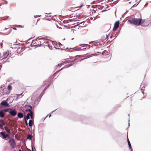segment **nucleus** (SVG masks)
I'll return each instance as SVG.
<instances>
[{
  "mask_svg": "<svg viewBox=\"0 0 151 151\" xmlns=\"http://www.w3.org/2000/svg\"><path fill=\"white\" fill-rule=\"evenodd\" d=\"M128 22H130L131 24H133L136 26H141L144 27L147 26L150 23V21H146L145 19H142L141 18H132V20L129 19Z\"/></svg>",
  "mask_w": 151,
  "mask_h": 151,
  "instance_id": "1",
  "label": "nucleus"
},
{
  "mask_svg": "<svg viewBox=\"0 0 151 151\" xmlns=\"http://www.w3.org/2000/svg\"><path fill=\"white\" fill-rule=\"evenodd\" d=\"M5 112H8L12 116H14L17 114V111L15 109H12L11 108H8L3 109Z\"/></svg>",
  "mask_w": 151,
  "mask_h": 151,
  "instance_id": "2",
  "label": "nucleus"
},
{
  "mask_svg": "<svg viewBox=\"0 0 151 151\" xmlns=\"http://www.w3.org/2000/svg\"><path fill=\"white\" fill-rule=\"evenodd\" d=\"M9 143L10 144V146L12 147V148L13 149L16 145L15 140L13 139H11L9 140Z\"/></svg>",
  "mask_w": 151,
  "mask_h": 151,
  "instance_id": "3",
  "label": "nucleus"
},
{
  "mask_svg": "<svg viewBox=\"0 0 151 151\" xmlns=\"http://www.w3.org/2000/svg\"><path fill=\"white\" fill-rule=\"evenodd\" d=\"M7 99L6 100H4L2 101L0 105H1L2 106H3L5 107H9V104L8 103L7 101Z\"/></svg>",
  "mask_w": 151,
  "mask_h": 151,
  "instance_id": "4",
  "label": "nucleus"
},
{
  "mask_svg": "<svg viewBox=\"0 0 151 151\" xmlns=\"http://www.w3.org/2000/svg\"><path fill=\"white\" fill-rule=\"evenodd\" d=\"M93 42H94L93 43H92V46H93V45H94V46H97V45H102V43H101V42H102V43H103V42L102 41H101V42H99V41H98V42H95L94 41H91V42H89V44H91Z\"/></svg>",
  "mask_w": 151,
  "mask_h": 151,
  "instance_id": "5",
  "label": "nucleus"
},
{
  "mask_svg": "<svg viewBox=\"0 0 151 151\" xmlns=\"http://www.w3.org/2000/svg\"><path fill=\"white\" fill-rule=\"evenodd\" d=\"M17 41H16L15 42L13 43V45H11V47L14 49H17L18 48V47H19L20 46V45L19 44H15V43L17 42Z\"/></svg>",
  "mask_w": 151,
  "mask_h": 151,
  "instance_id": "6",
  "label": "nucleus"
},
{
  "mask_svg": "<svg viewBox=\"0 0 151 151\" xmlns=\"http://www.w3.org/2000/svg\"><path fill=\"white\" fill-rule=\"evenodd\" d=\"M119 21L118 20L116 21L114 24V27L113 28V29L114 30L115 29H117L119 27Z\"/></svg>",
  "mask_w": 151,
  "mask_h": 151,
  "instance_id": "7",
  "label": "nucleus"
},
{
  "mask_svg": "<svg viewBox=\"0 0 151 151\" xmlns=\"http://www.w3.org/2000/svg\"><path fill=\"white\" fill-rule=\"evenodd\" d=\"M0 134L2 136V138L5 139L7 137H9V135L8 134H4V132H0Z\"/></svg>",
  "mask_w": 151,
  "mask_h": 151,
  "instance_id": "8",
  "label": "nucleus"
},
{
  "mask_svg": "<svg viewBox=\"0 0 151 151\" xmlns=\"http://www.w3.org/2000/svg\"><path fill=\"white\" fill-rule=\"evenodd\" d=\"M24 50L23 49V48H22V47H20L19 46V47H18L16 51H17V52L19 54L22 51Z\"/></svg>",
  "mask_w": 151,
  "mask_h": 151,
  "instance_id": "9",
  "label": "nucleus"
},
{
  "mask_svg": "<svg viewBox=\"0 0 151 151\" xmlns=\"http://www.w3.org/2000/svg\"><path fill=\"white\" fill-rule=\"evenodd\" d=\"M78 46H81L83 47V49H86L87 48V44H80L78 45Z\"/></svg>",
  "mask_w": 151,
  "mask_h": 151,
  "instance_id": "10",
  "label": "nucleus"
},
{
  "mask_svg": "<svg viewBox=\"0 0 151 151\" xmlns=\"http://www.w3.org/2000/svg\"><path fill=\"white\" fill-rule=\"evenodd\" d=\"M17 116L19 118H22L23 117V115L22 113L19 112L17 115Z\"/></svg>",
  "mask_w": 151,
  "mask_h": 151,
  "instance_id": "11",
  "label": "nucleus"
},
{
  "mask_svg": "<svg viewBox=\"0 0 151 151\" xmlns=\"http://www.w3.org/2000/svg\"><path fill=\"white\" fill-rule=\"evenodd\" d=\"M7 53L6 52H4L3 53V55L1 56V58L2 59H4L6 57V55H7Z\"/></svg>",
  "mask_w": 151,
  "mask_h": 151,
  "instance_id": "12",
  "label": "nucleus"
},
{
  "mask_svg": "<svg viewBox=\"0 0 151 151\" xmlns=\"http://www.w3.org/2000/svg\"><path fill=\"white\" fill-rule=\"evenodd\" d=\"M33 124V122L32 120H29V122L28 124L30 127H31Z\"/></svg>",
  "mask_w": 151,
  "mask_h": 151,
  "instance_id": "13",
  "label": "nucleus"
},
{
  "mask_svg": "<svg viewBox=\"0 0 151 151\" xmlns=\"http://www.w3.org/2000/svg\"><path fill=\"white\" fill-rule=\"evenodd\" d=\"M3 111H4L3 109L0 111V117L1 118H3L4 117L5 114Z\"/></svg>",
  "mask_w": 151,
  "mask_h": 151,
  "instance_id": "14",
  "label": "nucleus"
},
{
  "mask_svg": "<svg viewBox=\"0 0 151 151\" xmlns=\"http://www.w3.org/2000/svg\"><path fill=\"white\" fill-rule=\"evenodd\" d=\"M4 129L8 133V134L9 135V136L11 134V132L10 130H7V128L6 127H4Z\"/></svg>",
  "mask_w": 151,
  "mask_h": 151,
  "instance_id": "15",
  "label": "nucleus"
},
{
  "mask_svg": "<svg viewBox=\"0 0 151 151\" xmlns=\"http://www.w3.org/2000/svg\"><path fill=\"white\" fill-rule=\"evenodd\" d=\"M85 23H86L85 21H84L82 22H77V26H78V25H79V24H82V23H83V25H86V24H85Z\"/></svg>",
  "mask_w": 151,
  "mask_h": 151,
  "instance_id": "16",
  "label": "nucleus"
},
{
  "mask_svg": "<svg viewBox=\"0 0 151 151\" xmlns=\"http://www.w3.org/2000/svg\"><path fill=\"white\" fill-rule=\"evenodd\" d=\"M32 137L33 136L31 134H29L27 137V139L31 140Z\"/></svg>",
  "mask_w": 151,
  "mask_h": 151,
  "instance_id": "17",
  "label": "nucleus"
},
{
  "mask_svg": "<svg viewBox=\"0 0 151 151\" xmlns=\"http://www.w3.org/2000/svg\"><path fill=\"white\" fill-rule=\"evenodd\" d=\"M77 8V7H75L74 8H73L72 7H70V9H68V11H72V12H73V11L75 12V11H76L77 10H74V9H76Z\"/></svg>",
  "mask_w": 151,
  "mask_h": 151,
  "instance_id": "18",
  "label": "nucleus"
},
{
  "mask_svg": "<svg viewBox=\"0 0 151 151\" xmlns=\"http://www.w3.org/2000/svg\"><path fill=\"white\" fill-rule=\"evenodd\" d=\"M142 85L141 84L140 86V87H141V92L142 94H144V89L145 88L144 85H143V86L141 87L142 86Z\"/></svg>",
  "mask_w": 151,
  "mask_h": 151,
  "instance_id": "19",
  "label": "nucleus"
},
{
  "mask_svg": "<svg viewBox=\"0 0 151 151\" xmlns=\"http://www.w3.org/2000/svg\"><path fill=\"white\" fill-rule=\"evenodd\" d=\"M22 93H21L17 95V97L16 98V99L17 100V99H18L19 98V97H20L21 96H22H22Z\"/></svg>",
  "mask_w": 151,
  "mask_h": 151,
  "instance_id": "20",
  "label": "nucleus"
},
{
  "mask_svg": "<svg viewBox=\"0 0 151 151\" xmlns=\"http://www.w3.org/2000/svg\"><path fill=\"white\" fill-rule=\"evenodd\" d=\"M32 110H31L30 109H26L25 110V111L26 112H27L28 111H29V113L31 114V113H32Z\"/></svg>",
  "mask_w": 151,
  "mask_h": 151,
  "instance_id": "21",
  "label": "nucleus"
},
{
  "mask_svg": "<svg viewBox=\"0 0 151 151\" xmlns=\"http://www.w3.org/2000/svg\"><path fill=\"white\" fill-rule=\"evenodd\" d=\"M115 35H117V33L115 32L112 35H111L110 38H112V37H115Z\"/></svg>",
  "mask_w": 151,
  "mask_h": 151,
  "instance_id": "22",
  "label": "nucleus"
},
{
  "mask_svg": "<svg viewBox=\"0 0 151 151\" xmlns=\"http://www.w3.org/2000/svg\"><path fill=\"white\" fill-rule=\"evenodd\" d=\"M30 113H27L26 116V118L27 119H29V116L30 115Z\"/></svg>",
  "mask_w": 151,
  "mask_h": 151,
  "instance_id": "23",
  "label": "nucleus"
},
{
  "mask_svg": "<svg viewBox=\"0 0 151 151\" xmlns=\"http://www.w3.org/2000/svg\"><path fill=\"white\" fill-rule=\"evenodd\" d=\"M7 89L9 91L11 90L12 89V86L10 85H9L8 86Z\"/></svg>",
  "mask_w": 151,
  "mask_h": 151,
  "instance_id": "24",
  "label": "nucleus"
},
{
  "mask_svg": "<svg viewBox=\"0 0 151 151\" xmlns=\"http://www.w3.org/2000/svg\"><path fill=\"white\" fill-rule=\"evenodd\" d=\"M30 117L32 119V120H34V116H33V112L31 113V114H30Z\"/></svg>",
  "mask_w": 151,
  "mask_h": 151,
  "instance_id": "25",
  "label": "nucleus"
},
{
  "mask_svg": "<svg viewBox=\"0 0 151 151\" xmlns=\"http://www.w3.org/2000/svg\"><path fill=\"white\" fill-rule=\"evenodd\" d=\"M77 48V46H76L75 47L73 48H68L67 47L65 49L67 50V49H72L73 50H75V48Z\"/></svg>",
  "mask_w": 151,
  "mask_h": 151,
  "instance_id": "26",
  "label": "nucleus"
},
{
  "mask_svg": "<svg viewBox=\"0 0 151 151\" xmlns=\"http://www.w3.org/2000/svg\"><path fill=\"white\" fill-rule=\"evenodd\" d=\"M105 37H106V38H108V35L107 34H104L103 35V36H102L101 37V38H105Z\"/></svg>",
  "mask_w": 151,
  "mask_h": 151,
  "instance_id": "27",
  "label": "nucleus"
},
{
  "mask_svg": "<svg viewBox=\"0 0 151 151\" xmlns=\"http://www.w3.org/2000/svg\"><path fill=\"white\" fill-rule=\"evenodd\" d=\"M128 146L129 147V149H131V151H132V147L130 143H128Z\"/></svg>",
  "mask_w": 151,
  "mask_h": 151,
  "instance_id": "28",
  "label": "nucleus"
},
{
  "mask_svg": "<svg viewBox=\"0 0 151 151\" xmlns=\"http://www.w3.org/2000/svg\"><path fill=\"white\" fill-rule=\"evenodd\" d=\"M26 106L27 107H29L31 110H33V108L32 107V106H31L30 105H26Z\"/></svg>",
  "mask_w": 151,
  "mask_h": 151,
  "instance_id": "29",
  "label": "nucleus"
},
{
  "mask_svg": "<svg viewBox=\"0 0 151 151\" xmlns=\"http://www.w3.org/2000/svg\"><path fill=\"white\" fill-rule=\"evenodd\" d=\"M32 38H29L27 40H26V43L27 44H28V43H29L30 41L31 40V39H32Z\"/></svg>",
  "mask_w": 151,
  "mask_h": 151,
  "instance_id": "30",
  "label": "nucleus"
},
{
  "mask_svg": "<svg viewBox=\"0 0 151 151\" xmlns=\"http://www.w3.org/2000/svg\"><path fill=\"white\" fill-rule=\"evenodd\" d=\"M49 85L48 86H46L43 89V91H42V92L44 93V92L45 91V90L49 87Z\"/></svg>",
  "mask_w": 151,
  "mask_h": 151,
  "instance_id": "31",
  "label": "nucleus"
},
{
  "mask_svg": "<svg viewBox=\"0 0 151 151\" xmlns=\"http://www.w3.org/2000/svg\"><path fill=\"white\" fill-rule=\"evenodd\" d=\"M54 47L56 49H58L59 50H65V49H62V48H56V47Z\"/></svg>",
  "mask_w": 151,
  "mask_h": 151,
  "instance_id": "32",
  "label": "nucleus"
},
{
  "mask_svg": "<svg viewBox=\"0 0 151 151\" xmlns=\"http://www.w3.org/2000/svg\"><path fill=\"white\" fill-rule=\"evenodd\" d=\"M54 47L56 49H58L59 50H65V49H62V48H56V47Z\"/></svg>",
  "mask_w": 151,
  "mask_h": 151,
  "instance_id": "33",
  "label": "nucleus"
},
{
  "mask_svg": "<svg viewBox=\"0 0 151 151\" xmlns=\"http://www.w3.org/2000/svg\"><path fill=\"white\" fill-rule=\"evenodd\" d=\"M71 66V65H69L68 66H67V67H64V68H61L59 70H62L63 68H68V67H69L70 66Z\"/></svg>",
  "mask_w": 151,
  "mask_h": 151,
  "instance_id": "34",
  "label": "nucleus"
},
{
  "mask_svg": "<svg viewBox=\"0 0 151 151\" xmlns=\"http://www.w3.org/2000/svg\"><path fill=\"white\" fill-rule=\"evenodd\" d=\"M77 59V58H75L73 61H72L70 62V64H72L74 61L76 60Z\"/></svg>",
  "mask_w": 151,
  "mask_h": 151,
  "instance_id": "35",
  "label": "nucleus"
},
{
  "mask_svg": "<svg viewBox=\"0 0 151 151\" xmlns=\"http://www.w3.org/2000/svg\"><path fill=\"white\" fill-rule=\"evenodd\" d=\"M78 49V51H80L81 50L83 49V48H81V47H77V48Z\"/></svg>",
  "mask_w": 151,
  "mask_h": 151,
  "instance_id": "36",
  "label": "nucleus"
},
{
  "mask_svg": "<svg viewBox=\"0 0 151 151\" xmlns=\"http://www.w3.org/2000/svg\"><path fill=\"white\" fill-rule=\"evenodd\" d=\"M127 143L128 144V143H130L129 140V139H128V135H127Z\"/></svg>",
  "mask_w": 151,
  "mask_h": 151,
  "instance_id": "37",
  "label": "nucleus"
},
{
  "mask_svg": "<svg viewBox=\"0 0 151 151\" xmlns=\"http://www.w3.org/2000/svg\"><path fill=\"white\" fill-rule=\"evenodd\" d=\"M138 4H134V5H133L132 6V7L131 8H133V7H136L137 6V5Z\"/></svg>",
  "mask_w": 151,
  "mask_h": 151,
  "instance_id": "38",
  "label": "nucleus"
},
{
  "mask_svg": "<svg viewBox=\"0 0 151 151\" xmlns=\"http://www.w3.org/2000/svg\"><path fill=\"white\" fill-rule=\"evenodd\" d=\"M80 16H81L80 14H78V15L76 14V15L75 16H74V17H79Z\"/></svg>",
  "mask_w": 151,
  "mask_h": 151,
  "instance_id": "39",
  "label": "nucleus"
},
{
  "mask_svg": "<svg viewBox=\"0 0 151 151\" xmlns=\"http://www.w3.org/2000/svg\"><path fill=\"white\" fill-rule=\"evenodd\" d=\"M48 47L49 49H50V50H52V47L51 46H49Z\"/></svg>",
  "mask_w": 151,
  "mask_h": 151,
  "instance_id": "40",
  "label": "nucleus"
},
{
  "mask_svg": "<svg viewBox=\"0 0 151 151\" xmlns=\"http://www.w3.org/2000/svg\"><path fill=\"white\" fill-rule=\"evenodd\" d=\"M25 124H26V125L27 126H28V123H27V120H25Z\"/></svg>",
  "mask_w": 151,
  "mask_h": 151,
  "instance_id": "41",
  "label": "nucleus"
},
{
  "mask_svg": "<svg viewBox=\"0 0 151 151\" xmlns=\"http://www.w3.org/2000/svg\"><path fill=\"white\" fill-rule=\"evenodd\" d=\"M2 125H1L2 126V127H3V126H4V125H5V123L4 122H2Z\"/></svg>",
  "mask_w": 151,
  "mask_h": 151,
  "instance_id": "42",
  "label": "nucleus"
},
{
  "mask_svg": "<svg viewBox=\"0 0 151 151\" xmlns=\"http://www.w3.org/2000/svg\"><path fill=\"white\" fill-rule=\"evenodd\" d=\"M87 48H88V49H89V48H90V45H88V44H87Z\"/></svg>",
  "mask_w": 151,
  "mask_h": 151,
  "instance_id": "43",
  "label": "nucleus"
},
{
  "mask_svg": "<svg viewBox=\"0 0 151 151\" xmlns=\"http://www.w3.org/2000/svg\"><path fill=\"white\" fill-rule=\"evenodd\" d=\"M40 39H41V41H40V43H41H41H43L42 42H42V40H43V39L44 38H40ZM45 39H46V38H45Z\"/></svg>",
  "mask_w": 151,
  "mask_h": 151,
  "instance_id": "44",
  "label": "nucleus"
},
{
  "mask_svg": "<svg viewBox=\"0 0 151 151\" xmlns=\"http://www.w3.org/2000/svg\"><path fill=\"white\" fill-rule=\"evenodd\" d=\"M4 2L5 4H7L8 2L4 0Z\"/></svg>",
  "mask_w": 151,
  "mask_h": 151,
  "instance_id": "45",
  "label": "nucleus"
},
{
  "mask_svg": "<svg viewBox=\"0 0 151 151\" xmlns=\"http://www.w3.org/2000/svg\"><path fill=\"white\" fill-rule=\"evenodd\" d=\"M106 11H107V10H106V9H105V10H103L101 12L103 13V12H106Z\"/></svg>",
  "mask_w": 151,
  "mask_h": 151,
  "instance_id": "46",
  "label": "nucleus"
},
{
  "mask_svg": "<svg viewBox=\"0 0 151 151\" xmlns=\"http://www.w3.org/2000/svg\"><path fill=\"white\" fill-rule=\"evenodd\" d=\"M31 146H32V151H34V150H33V146H32V144Z\"/></svg>",
  "mask_w": 151,
  "mask_h": 151,
  "instance_id": "47",
  "label": "nucleus"
},
{
  "mask_svg": "<svg viewBox=\"0 0 151 151\" xmlns=\"http://www.w3.org/2000/svg\"><path fill=\"white\" fill-rule=\"evenodd\" d=\"M59 47H61L60 45H63L61 44V43H60L59 42Z\"/></svg>",
  "mask_w": 151,
  "mask_h": 151,
  "instance_id": "48",
  "label": "nucleus"
},
{
  "mask_svg": "<svg viewBox=\"0 0 151 151\" xmlns=\"http://www.w3.org/2000/svg\"><path fill=\"white\" fill-rule=\"evenodd\" d=\"M148 4V2L146 3L145 4V6H147Z\"/></svg>",
  "mask_w": 151,
  "mask_h": 151,
  "instance_id": "49",
  "label": "nucleus"
},
{
  "mask_svg": "<svg viewBox=\"0 0 151 151\" xmlns=\"http://www.w3.org/2000/svg\"><path fill=\"white\" fill-rule=\"evenodd\" d=\"M117 32V35H115V38H116L118 36L119 33V32Z\"/></svg>",
  "mask_w": 151,
  "mask_h": 151,
  "instance_id": "50",
  "label": "nucleus"
},
{
  "mask_svg": "<svg viewBox=\"0 0 151 151\" xmlns=\"http://www.w3.org/2000/svg\"><path fill=\"white\" fill-rule=\"evenodd\" d=\"M41 16V15H37L35 17H40ZM34 17H35V16Z\"/></svg>",
  "mask_w": 151,
  "mask_h": 151,
  "instance_id": "51",
  "label": "nucleus"
},
{
  "mask_svg": "<svg viewBox=\"0 0 151 151\" xmlns=\"http://www.w3.org/2000/svg\"><path fill=\"white\" fill-rule=\"evenodd\" d=\"M24 119L25 121V120H28V119H27L26 118V116H24Z\"/></svg>",
  "mask_w": 151,
  "mask_h": 151,
  "instance_id": "52",
  "label": "nucleus"
},
{
  "mask_svg": "<svg viewBox=\"0 0 151 151\" xmlns=\"http://www.w3.org/2000/svg\"><path fill=\"white\" fill-rule=\"evenodd\" d=\"M4 122V121L3 119H1V122L2 123V122Z\"/></svg>",
  "mask_w": 151,
  "mask_h": 151,
  "instance_id": "53",
  "label": "nucleus"
},
{
  "mask_svg": "<svg viewBox=\"0 0 151 151\" xmlns=\"http://www.w3.org/2000/svg\"><path fill=\"white\" fill-rule=\"evenodd\" d=\"M74 50L75 51H78V49L77 48H75V50Z\"/></svg>",
  "mask_w": 151,
  "mask_h": 151,
  "instance_id": "54",
  "label": "nucleus"
},
{
  "mask_svg": "<svg viewBox=\"0 0 151 151\" xmlns=\"http://www.w3.org/2000/svg\"><path fill=\"white\" fill-rule=\"evenodd\" d=\"M8 17H9V16H5V18H6V19L8 18Z\"/></svg>",
  "mask_w": 151,
  "mask_h": 151,
  "instance_id": "55",
  "label": "nucleus"
},
{
  "mask_svg": "<svg viewBox=\"0 0 151 151\" xmlns=\"http://www.w3.org/2000/svg\"><path fill=\"white\" fill-rule=\"evenodd\" d=\"M82 25L81 26H86V25H83V23H82V24H81Z\"/></svg>",
  "mask_w": 151,
  "mask_h": 151,
  "instance_id": "56",
  "label": "nucleus"
},
{
  "mask_svg": "<svg viewBox=\"0 0 151 151\" xmlns=\"http://www.w3.org/2000/svg\"><path fill=\"white\" fill-rule=\"evenodd\" d=\"M41 98V96L40 97H39L38 98L39 99V100H40Z\"/></svg>",
  "mask_w": 151,
  "mask_h": 151,
  "instance_id": "57",
  "label": "nucleus"
},
{
  "mask_svg": "<svg viewBox=\"0 0 151 151\" xmlns=\"http://www.w3.org/2000/svg\"><path fill=\"white\" fill-rule=\"evenodd\" d=\"M13 29H15V30H16L17 29L16 28H13Z\"/></svg>",
  "mask_w": 151,
  "mask_h": 151,
  "instance_id": "58",
  "label": "nucleus"
},
{
  "mask_svg": "<svg viewBox=\"0 0 151 151\" xmlns=\"http://www.w3.org/2000/svg\"><path fill=\"white\" fill-rule=\"evenodd\" d=\"M8 29V28H6L5 27V29H4V30H6V29Z\"/></svg>",
  "mask_w": 151,
  "mask_h": 151,
  "instance_id": "59",
  "label": "nucleus"
},
{
  "mask_svg": "<svg viewBox=\"0 0 151 151\" xmlns=\"http://www.w3.org/2000/svg\"><path fill=\"white\" fill-rule=\"evenodd\" d=\"M18 151H22V150H21V149H20Z\"/></svg>",
  "mask_w": 151,
  "mask_h": 151,
  "instance_id": "60",
  "label": "nucleus"
},
{
  "mask_svg": "<svg viewBox=\"0 0 151 151\" xmlns=\"http://www.w3.org/2000/svg\"><path fill=\"white\" fill-rule=\"evenodd\" d=\"M0 128H1V129H4V128L3 127H1Z\"/></svg>",
  "mask_w": 151,
  "mask_h": 151,
  "instance_id": "61",
  "label": "nucleus"
},
{
  "mask_svg": "<svg viewBox=\"0 0 151 151\" xmlns=\"http://www.w3.org/2000/svg\"><path fill=\"white\" fill-rule=\"evenodd\" d=\"M145 98V97L144 96L141 99V100H142V99L144 98Z\"/></svg>",
  "mask_w": 151,
  "mask_h": 151,
  "instance_id": "62",
  "label": "nucleus"
},
{
  "mask_svg": "<svg viewBox=\"0 0 151 151\" xmlns=\"http://www.w3.org/2000/svg\"><path fill=\"white\" fill-rule=\"evenodd\" d=\"M56 110V109H55V110H54V111H52V113L53 112H54V111H55Z\"/></svg>",
  "mask_w": 151,
  "mask_h": 151,
  "instance_id": "63",
  "label": "nucleus"
},
{
  "mask_svg": "<svg viewBox=\"0 0 151 151\" xmlns=\"http://www.w3.org/2000/svg\"><path fill=\"white\" fill-rule=\"evenodd\" d=\"M51 116V114H50V115H49V117H50V116Z\"/></svg>",
  "mask_w": 151,
  "mask_h": 151,
  "instance_id": "64",
  "label": "nucleus"
}]
</instances>
